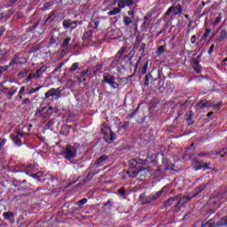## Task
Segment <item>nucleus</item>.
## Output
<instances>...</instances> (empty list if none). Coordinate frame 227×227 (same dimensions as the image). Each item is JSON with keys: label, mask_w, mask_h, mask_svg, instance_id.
Masks as SVG:
<instances>
[{"label": "nucleus", "mask_w": 227, "mask_h": 227, "mask_svg": "<svg viewBox=\"0 0 227 227\" xmlns=\"http://www.w3.org/2000/svg\"><path fill=\"white\" fill-rule=\"evenodd\" d=\"M166 191H168V186H164L161 190L154 194H151L148 197H146V193L143 192L139 195L138 200L140 203H142V205H148V203H152L159 200V198H160V196H162Z\"/></svg>", "instance_id": "obj_2"}, {"label": "nucleus", "mask_w": 227, "mask_h": 227, "mask_svg": "<svg viewBox=\"0 0 227 227\" xmlns=\"http://www.w3.org/2000/svg\"><path fill=\"white\" fill-rule=\"evenodd\" d=\"M225 152H224V149H223L220 153H217L218 157H224L225 155Z\"/></svg>", "instance_id": "obj_55"}, {"label": "nucleus", "mask_w": 227, "mask_h": 227, "mask_svg": "<svg viewBox=\"0 0 227 227\" xmlns=\"http://www.w3.org/2000/svg\"><path fill=\"white\" fill-rule=\"evenodd\" d=\"M54 15H56V11L55 10L51 11L48 14V18L45 20L44 23L47 24V22H52V20H54V19H52V17H54Z\"/></svg>", "instance_id": "obj_23"}, {"label": "nucleus", "mask_w": 227, "mask_h": 227, "mask_svg": "<svg viewBox=\"0 0 227 227\" xmlns=\"http://www.w3.org/2000/svg\"><path fill=\"white\" fill-rule=\"evenodd\" d=\"M191 43H196V35L191 37Z\"/></svg>", "instance_id": "obj_59"}, {"label": "nucleus", "mask_w": 227, "mask_h": 227, "mask_svg": "<svg viewBox=\"0 0 227 227\" xmlns=\"http://www.w3.org/2000/svg\"><path fill=\"white\" fill-rule=\"evenodd\" d=\"M226 37H227L226 30H222L220 32L218 38L215 40L216 43H221V42H224V40H226Z\"/></svg>", "instance_id": "obj_16"}, {"label": "nucleus", "mask_w": 227, "mask_h": 227, "mask_svg": "<svg viewBox=\"0 0 227 227\" xmlns=\"http://www.w3.org/2000/svg\"><path fill=\"white\" fill-rule=\"evenodd\" d=\"M44 72H47V66H43L39 69H37L35 73L33 74L34 79H40V77L43 75Z\"/></svg>", "instance_id": "obj_12"}, {"label": "nucleus", "mask_w": 227, "mask_h": 227, "mask_svg": "<svg viewBox=\"0 0 227 227\" xmlns=\"http://www.w3.org/2000/svg\"><path fill=\"white\" fill-rule=\"evenodd\" d=\"M214 49H215V44H211V46L209 47V50L207 51L208 54H212V52H214Z\"/></svg>", "instance_id": "obj_51"}, {"label": "nucleus", "mask_w": 227, "mask_h": 227, "mask_svg": "<svg viewBox=\"0 0 227 227\" xmlns=\"http://www.w3.org/2000/svg\"><path fill=\"white\" fill-rule=\"evenodd\" d=\"M63 26L66 29H68L69 27H72V21L70 20H65L63 21Z\"/></svg>", "instance_id": "obj_27"}, {"label": "nucleus", "mask_w": 227, "mask_h": 227, "mask_svg": "<svg viewBox=\"0 0 227 227\" xmlns=\"http://www.w3.org/2000/svg\"><path fill=\"white\" fill-rule=\"evenodd\" d=\"M70 42H72V38L70 37L64 39L62 43L63 51H68V48L70 47Z\"/></svg>", "instance_id": "obj_21"}, {"label": "nucleus", "mask_w": 227, "mask_h": 227, "mask_svg": "<svg viewBox=\"0 0 227 227\" xmlns=\"http://www.w3.org/2000/svg\"><path fill=\"white\" fill-rule=\"evenodd\" d=\"M108 70H113V68H116L117 65H120V60H118V59L114 57V59H108Z\"/></svg>", "instance_id": "obj_13"}, {"label": "nucleus", "mask_w": 227, "mask_h": 227, "mask_svg": "<svg viewBox=\"0 0 227 227\" xmlns=\"http://www.w3.org/2000/svg\"><path fill=\"white\" fill-rule=\"evenodd\" d=\"M144 23H143V26L145 27H148V26H150V20H148V17H145L144 18Z\"/></svg>", "instance_id": "obj_45"}, {"label": "nucleus", "mask_w": 227, "mask_h": 227, "mask_svg": "<svg viewBox=\"0 0 227 227\" xmlns=\"http://www.w3.org/2000/svg\"><path fill=\"white\" fill-rule=\"evenodd\" d=\"M56 95H58V90L52 88L45 93V98H51V97H56Z\"/></svg>", "instance_id": "obj_19"}, {"label": "nucleus", "mask_w": 227, "mask_h": 227, "mask_svg": "<svg viewBox=\"0 0 227 227\" xmlns=\"http://www.w3.org/2000/svg\"><path fill=\"white\" fill-rule=\"evenodd\" d=\"M13 143L17 145V146H22V140L21 138L24 137V134L20 133V132H18L16 134V136H11Z\"/></svg>", "instance_id": "obj_11"}, {"label": "nucleus", "mask_w": 227, "mask_h": 227, "mask_svg": "<svg viewBox=\"0 0 227 227\" xmlns=\"http://www.w3.org/2000/svg\"><path fill=\"white\" fill-rule=\"evenodd\" d=\"M79 68V62L74 63L69 68V72H75Z\"/></svg>", "instance_id": "obj_30"}, {"label": "nucleus", "mask_w": 227, "mask_h": 227, "mask_svg": "<svg viewBox=\"0 0 227 227\" xmlns=\"http://www.w3.org/2000/svg\"><path fill=\"white\" fill-rule=\"evenodd\" d=\"M125 6H132L134 4V0H124Z\"/></svg>", "instance_id": "obj_43"}, {"label": "nucleus", "mask_w": 227, "mask_h": 227, "mask_svg": "<svg viewBox=\"0 0 227 227\" xmlns=\"http://www.w3.org/2000/svg\"><path fill=\"white\" fill-rule=\"evenodd\" d=\"M162 163L164 164L165 168H159L155 169V173L154 175H156V176H159V175H160L161 173H166V171H169V170H173L175 169L174 167H169V161L168 160V158H164L162 160Z\"/></svg>", "instance_id": "obj_8"}, {"label": "nucleus", "mask_w": 227, "mask_h": 227, "mask_svg": "<svg viewBox=\"0 0 227 227\" xmlns=\"http://www.w3.org/2000/svg\"><path fill=\"white\" fill-rule=\"evenodd\" d=\"M201 191H203V187H202V186H200V187H199V192H198L197 194H200V192H201Z\"/></svg>", "instance_id": "obj_63"}, {"label": "nucleus", "mask_w": 227, "mask_h": 227, "mask_svg": "<svg viewBox=\"0 0 227 227\" xmlns=\"http://www.w3.org/2000/svg\"><path fill=\"white\" fill-rule=\"evenodd\" d=\"M207 155H208V153H200L198 154V157H207Z\"/></svg>", "instance_id": "obj_60"}, {"label": "nucleus", "mask_w": 227, "mask_h": 227, "mask_svg": "<svg viewBox=\"0 0 227 227\" xmlns=\"http://www.w3.org/2000/svg\"><path fill=\"white\" fill-rule=\"evenodd\" d=\"M103 67L104 66L102 64H98L96 67L92 68V74H89V77H93L94 75H97L98 72H102Z\"/></svg>", "instance_id": "obj_15"}, {"label": "nucleus", "mask_w": 227, "mask_h": 227, "mask_svg": "<svg viewBox=\"0 0 227 227\" xmlns=\"http://www.w3.org/2000/svg\"><path fill=\"white\" fill-rule=\"evenodd\" d=\"M98 174V172L97 173H90L88 176H87V177H86V179H85V182H90V180H92L93 179V176H95L96 175Z\"/></svg>", "instance_id": "obj_40"}, {"label": "nucleus", "mask_w": 227, "mask_h": 227, "mask_svg": "<svg viewBox=\"0 0 227 227\" xmlns=\"http://www.w3.org/2000/svg\"><path fill=\"white\" fill-rule=\"evenodd\" d=\"M101 132L104 134V139L106 141V143H113V141H114V139H116V133L113 132V130H111V128L103 125L101 128Z\"/></svg>", "instance_id": "obj_4"}, {"label": "nucleus", "mask_w": 227, "mask_h": 227, "mask_svg": "<svg viewBox=\"0 0 227 227\" xmlns=\"http://www.w3.org/2000/svg\"><path fill=\"white\" fill-rule=\"evenodd\" d=\"M123 22L125 26H129L130 24H132V20L129 17L126 16L123 18Z\"/></svg>", "instance_id": "obj_33"}, {"label": "nucleus", "mask_w": 227, "mask_h": 227, "mask_svg": "<svg viewBox=\"0 0 227 227\" xmlns=\"http://www.w3.org/2000/svg\"><path fill=\"white\" fill-rule=\"evenodd\" d=\"M3 216L7 221H13V219H15V214H13V212H10V211L3 213Z\"/></svg>", "instance_id": "obj_20"}, {"label": "nucleus", "mask_w": 227, "mask_h": 227, "mask_svg": "<svg viewBox=\"0 0 227 227\" xmlns=\"http://www.w3.org/2000/svg\"><path fill=\"white\" fill-rule=\"evenodd\" d=\"M192 166V168H194L195 171H198V170L203 169V168L204 169H210V168L208 167V163L200 161L197 159H193Z\"/></svg>", "instance_id": "obj_10"}, {"label": "nucleus", "mask_w": 227, "mask_h": 227, "mask_svg": "<svg viewBox=\"0 0 227 227\" xmlns=\"http://www.w3.org/2000/svg\"><path fill=\"white\" fill-rule=\"evenodd\" d=\"M148 72V61L145 63V65L141 68V74L145 75Z\"/></svg>", "instance_id": "obj_31"}, {"label": "nucleus", "mask_w": 227, "mask_h": 227, "mask_svg": "<svg viewBox=\"0 0 227 227\" xmlns=\"http://www.w3.org/2000/svg\"><path fill=\"white\" fill-rule=\"evenodd\" d=\"M35 176H40V172L35 174V175H34V177H35Z\"/></svg>", "instance_id": "obj_64"}, {"label": "nucleus", "mask_w": 227, "mask_h": 227, "mask_svg": "<svg viewBox=\"0 0 227 227\" xmlns=\"http://www.w3.org/2000/svg\"><path fill=\"white\" fill-rule=\"evenodd\" d=\"M150 162H152L153 165L155 166V162L153 161V160H152L148 157L145 160H142V159L130 160L129 166H130V168H133V169H130L129 171L127 172L129 176H130V178H136V176H137V175H139V173H143V171H148V172L153 171V170L150 169L149 168H143L141 167V166H147V164H150Z\"/></svg>", "instance_id": "obj_1"}, {"label": "nucleus", "mask_w": 227, "mask_h": 227, "mask_svg": "<svg viewBox=\"0 0 227 227\" xmlns=\"http://www.w3.org/2000/svg\"><path fill=\"white\" fill-rule=\"evenodd\" d=\"M31 79H35V75L33 74H30L25 80V82H29Z\"/></svg>", "instance_id": "obj_49"}, {"label": "nucleus", "mask_w": 227, "mask_h": 227, "mask_svg": "<svg viewBox=\"0 0 227 227\" xmlns=\"http://www.w3.org/2000/svg\"><path fill=\"white\" fill-rule=\"evenodd\" d=\"M221 20H223V13H220L216 19L215 20V26H217V24L221 23Z\"/></svg>", "instance_id": "obj_36"}, {"label": "nucleus", "mask_w": 227, "mask_h": 227, "mask_svg": "<svg viewBox=\"0 0 227 227\" xmlns=\"http://www.w3.org/2000/svg\"><path fill=\"white\" fill-rule=\"evenodd\" d=\"M10 67H11L10 65L0 67V77L1 75H3L4 72H6L10 68Z\"/></svg>", "instance_id": "obj_35"}, {"label": "nucleus", "mask_w": 227, "mask_h": 227, "mask_svg": "<svg viewBox=\"0 0 227 227\" xmlns=\"http://www.w3.org/2000/svg\"><path fill=\"white\" fill-rule=\"evenodd\" d=\"M193 69L195 70V72L197 74H200V72H201V65H200V64L193 65Z\"/></svg>", "instance_id": "obj_38"}, {"label": "nucleus", "mask_w": 227, "mask_h": 227, "mask_svg": "<svg viewBox=\"0 0 227 227\" xmlns=\"http://www.w3.org/2000/svg\"><path fill=\"white\" fill-rule=\"evenodd\" d=\"M117 6L119 7V9L125 8V0H119V2L117 3Z\"/></svg>", "instance_id": "obj_42"}, {"label": "nucleus", "mask_w": 227, "mask_h": 227, "mask_svg": "<svg viewBox=\"0 0 227 227\" xmlns=\"http://www.w3.org/2000/svg\"><path fill=\"white\" fill-rule=\"evenodd\" d=\"M86 203H88V199L83 198L81 200H79L76 205H78V207H82L83 205H86Z\"/></svg>", "instance_id": "obj_32"}, {"label": "nucleus", "mask_w": 227, "mask_h": 227, "mask_svg": "<svg viewBox=\"0 0 227 227\" xmlns=\"http://www.w3.org/2000/svg\"><path fill=\"white\" fill-rule=\"evenodd\" d=\"M23 106L27 105V104H31V99H29L28 98L23 99L22 103Z\"/></svg>", "instance_id": "obj_52"}, {"label": "nucleus", "mask_w": 227, "mask_h": 227, "mask_svg": "<svg viewBox=\"0 0 227 227\" xmlns=\"http://www.w3.org/2000/svg\"><path fill=\"white\" fill-rule=\"evenodd\" d=\"M6 142H7L6 138L0 139V150L3 149V146H4V145H6Z\"/></svg>", "instance_id": "obj_46"}, {"label": "nucleus", "mask_w": 227, "mask_h": 227, "mask_svg": "<svg viewBox=\"0 0 227 227\" xmlns=\"http://www.w3.org/2000/svg\"><path fill=\"white\" fill-rule=\"evenodd\" d=\"M90 72V69H87L85 71H82L80 74V79H82L83 77H86V75L88 74V73ZM88 76L90 77V74H88Z\"/></svg>", "instance_id": "obj_44"}, {"label": "nucleus", "mask_w": 227, "mask_h": 227, "mask_svg": "<svg viewBox=\"0 0 227 227\" xmlns=\"http://www.w3.org/2000/svg\"><path fill=\"white\" fill-rule=\"evenodd\" d=\"M118 13H121V9L115 7L112 11L108 12V15H118Z\"/></svg>", "instance_id": "obj_25"}, {"label": "nucleus", "mask_w": 227, "mask_h": 227, "mask_svg": "<svg viewBox=\"0 0 227 227\" xmlns=\"http://www.w3.org/2000/svg\"><path fill=\"white\" fill-rule=\"evenodd\" d=\"M61 155H63L64 159H67V160H70V159H75V157H77V148L69 145L62 150Z\"/></svg>", "instance_id": "obj_3"}, {"label": "nucleus", "mask_w": 227, "mask_h": 227, "mask_svg": "<svg viewBox=\"0 0 227 227\" xmlns=\"http://www.w3.org/2000/svg\"><path fill=\"white\" fill-rule=\"evenodd\" d=\"M37 167H38L37 165H33V164L27 165V168L28 169H36Z\"/></svg>", "instance_id": "obj_53"}, {"label": "nucleus", "mask_w": 227, "mask_h": 227, "mask_svg": "<svg viewBox=\"0 0 227 227\" xmlns=\"http://www.w3.org/2000/svg\"><path fill=\"white\" fill-rule=\"evenodd\" d=\"M224 199V193H218L216 196L210 199V203L213 205H217V202L221 201V200Z\"/></svg>", "instance_id": "obj_14"}, {"label": "nucleus", "mask_w": 227, "mask_h": 227, "mask_svg": "<svg viewBox=\"0 0 227 227\" xmlns=\"http://www.w3.org/2000/svg\"><path fill=\"white\" fill-rule=\"evenodd\" d=\"M42 88H43V86H39L35 89H31L28 92L27 95H33V93H36V91H40V90H42Z\"/></svg>", "instance_id": "obj_34"}, {"label": "nucleus", "mask_w": 227, "mask_h": 227, "mask_svg": "<svg viewBox=\"0 0 227 227\" xmlns=\"http://www.w3.org/2000/svg\"><path fill=\"white\" fill-rule=\"evenodd\" d=\"M118 192L121 196H125V193L127 192V191L125 190L124 187H121V189L118 190Z\"/></svg>", "instance_id": "obj_47"}, {"label": "nucleus", "mask_w": 227, "mask_h": 227, "mask_svg": "<svg viewBox=\"0 0 227 227\" xmlns=\"http://www.w3.org/2000/svg\"><path fill=\"white\" fill-rule=\"evenodd\" d=\"M218 224H219V226H226V224H227V215L223 217V218H221L219 220V223Z\"/></svg>", "instance_id": "obj_29"}, {"label": "nucleus", "mask_w": 227, "mask_h": 227, "mask_svg": "<svg viewBox=\"0 0 227 227\" xmlns=\"http://www.w3.org/2000/svg\"><path fill=\"white\" fill-rule=\"evenodd\" d=\"M158 52H159L160 54H162V52H164V46H159V47H158Z\"/></svg>", "instance_id": "obj_57"}, {"label": "nucleus", "mask_w": 227, "mask_h": 227, "mask_svg": "<svg viewBox=\"0 0 227 227\" xmlns=\"http://www.w3.org/2000/svg\"><path fill=\"white\" fill-rule=\"evenodd\" d=\"M127 127H129V122H125V123L122 125V129H127Z\"/></svg>", "instance_id": "obj_62"}, {"label": "nucleus", "mask_w": 227, "mask_h": 227, "mask_svg": "<svg viewBox=\"0 0 227 227\" xmlns=\"http://www.w3.org/2000/svg\"><path fill=\"white\" fill-rule=\"evenodd\" d=\"M196 196V194L192 195V197L189 196H184L178 203H187V201H191V200H192V198H194Z\"/></svg>", "instance_id": "obj_26"}, {"label": "nucleus", "mask_w": 227, "mask_h": 227, "mask_svg": "<svg viewBox=\"0 0 227 227\" xmlns=\"http://www.w3.org/2000/svg\"><path fill=\"white\" fill-rule=\"evenodd\" d=\"M212 106H213V109L219 111V109H221V103L211 105L210 102L207 100H201L197 104V107L199 109H205L207 107H212Z\"/></svg>", "instance_id": "obj_7"}, {"label": "nucleus", "mask_w": 227, "mask_h": 227, "mask_svg": "<svg viewBox=\"0 0 227 227\" xmlns=\"http://www.w3.org/2000/svg\"><path fill=\"white\" fill-rule=\"evenodd\" d=\"M36 27H38V23H36L35 25H33V26L30 27V31H33V30L36 29Z\"/></svg>", "instance_id": "obj_61"}, {"label": "nucleus", "mask_w": 227, "mask_h": 227, "mask_svg": "<svg viewBox=\"0 0 227 227\" xmlns=\"http://www.w3.org/2000/svg\"><path fill=\"white\" fill-rule=\"evenodd\" d=\"M51 6H52V4H50V3H46L44 4V10H49L51 8Z\"/></svg>", "instance_id": "obj_56"}, {"label": "nucleus", "mask_w": 227, "mask_h": 227, "mask_svg": "<svg viewBox=\"0 0 227 227\" xmlns=\"http://www.w3.org/2000/svg\"><path fill=\"white\" fill-rule=\"evenodd\" d=\"M212 30L210 28L206 29V33L202 35V40H207L208 38V35H210V32Z\"/></svg>", "instance_id": "obj_39"}, {"label": "nucleus", "mask_w": 227, "mask_h": 227, "mask_svg": "<svg viewBox=\"0 0 227 227\" xmlns=\"http://www.w3.org/2000/svg\"><path fill=\"white\" fill-rule=\"evenodd\" d=\"M173 201H175V198H169L167 201H165V207H171Z\"/></svg>", "instance_id": "obj_37"}, {"label": "nucleus", "mask_w": 227, "mask_h": 227, "mask_svg": "<svg viewBox=\"0 0 227 227\" xmlns=\"http://www.w3.org/2000/svg\"><path fill=\"white\" fill-rule=\"evenodd\" d=\"M40 118H42L43 120H48V118H51V114L49 113V111L43 113L39 115Z\"/></svg>", "instance_id": "obj_28"}, {"label": "nucleus", "mask_w": 227, "mask_h": 227, "mask_svg": "<svg viewBox=\"0 0 227 227\" xmlns=\"http://www.w3.org/2000/svg\"><path fill=\"white\" fill-rule=\"evenodd\" d=\"M150 79H152V74H146L145 75V86H148L149 82H150Z\"/></svg>", "instance_id": "obj_41"}, {"label": "nucleus", "mask_w": 227, "mask_h": 227, "mask_svg": "<svg viewBox=\"0 0 227 227\" xmlns=\"http://www.w3.org/2000/svg\"><path fill=\"white\" fill-rule=\"evenodd\" d=\"M127 52V48L125 46L121 47V49L116 53L115 57L119 61L123 57V54Z\"/></svg>", "instance_id": "obj_17"}, {"label": "nucleus", "mask_w": 227, "mask_h": 227, "mask_svg": "<svg viewBox=\"0 0 227 227\" xmlns=\"http://www.w3.org/2000/svg\"><path fill=\"white\" fill-rule=\"evenodd\" d=\"M171 13H173V17H176V15H182V5L176 4V6H170L165 12V15H171Z\"/></svg>", "instance_id": "obj_9"}, {"label": "nucleus", "mask_w": 227, "mask_h": 227, "mask_svg": "<svg viewBox=\"0 0 227 227\" xmlns=\"http://www.w3.org/2000/svg\"><path fill=\"white\" fill-rule=\"evenodd\" d=\"M93 38V32L87 31L83 34L82 40H91Z\"/></svg>", "instance_id": "obj_24"}, {"label": "nucleus", "mask_w": 227, "mask_h": 227, "mask_svg": "<svg viewBox=\"0 0 227 227\" xmlns=\"http://www.w3.org/2000/svg\"><path fill=\"white\" fill-rule=\"evenodd\" d=\"M63 63L62 64H60L58 67H56L55 69H54V72H59V70H61V68H63Z\"/></svg>", "instance_id": "obj_58"}, {"label": "nucleus", "mask_w": 227, "mask_h": 227, "mask_svg": "<svg viewBox=\"0 0 227 227\" xmlns=\"http://www.w3.org/2000/svg\"><path fill=\"white\" fill-rule=\"evenodd\" d=\"M27 63L26 58L22 56L20 53H17L14 55V58L10 62L9 67H12V68H15L17 65H25Z\"/></svg>", "instance_id": "obj_6"}, {"label": "nucleus", "mask_w": 227, "mask_h": 227, "mask_svg": "<svg viewBox=\"0 0 227 227\" xmlns=\"http://www.w3.org/2000/svg\"><path fill=\"white\" fill-rule=\"evenodd\" d=\"M18 90H19V88H17L16 86H12L10 89V90L7 93L9 100H12V98H13V95H15V93H17Z\"/></svg>", "instance_id": "obj_22"}, {"label": "nucleus", "mask_w": 227, "mask_h": 227, "mask_svg": "<svg viewBox=\"0 0 227 227\" xmlns=\"http://www.w3.org/2000/svg\"><path fill=\"white\" fill-rule=\"evenodd\" d=\"M103 81L106 84H109V86H111V88H113L114 90H118L120 88V84L116 82V77H114V75L105 74L103 76Z\"/></svg>", "instance_id": "obj_5"}, {"label": "nucleus", "mask_w": 227, "mask_h": 227, "mask_svg": "<svg viewBox=\"0 0 227 227\" xmlns=\"http://www.w3.org/2000/svg\"><path fill=\"white\" fill-rule=\"evenodd\" d=\"M200 58H201V55L193 59V65H200Z\"/></svg>", "instance_id": "obj_50"}, {"label": "nucleus", "mask_w": 227, "mask_h": 227, "mask_svg": "<svg viewBox=\"0 0 227 227\" xmlns=\"http://www.w3.org/2000/svg\"><path fill=\"white\" fill-rule=\"evenodd\" d=\"M108 160L109 156L103 154L96 161V166H100V164H104V162L107 161Z\"/></svg>", "instance_id": "obj_18"}, {"label": "nucleus", "mask_w": 227, "mask_h": 227, "mask_svg": "<svg viewBox=\"0 0 227 227\" xmlns=\"http://www.w3.org/2000/svg\"><path fill=\"white\" fill-rule=\"evenodd\" d=\"M25 91H26V86H22L19 91V95H24Z\"/></svg>", "instance_id": "obj_54"}, {"label": "nucleus", "mask_w": 227, "mask_h": 227, "mask_svg": "<svg viewBox=\"0 0 227 227\" xmlns=\"http://www.w3.org/2000/svg\"><path fill=\"white\" fill-rule=\"evenodd\" d=\"M43 111H45V107H43L41 109H37L35 114V116H38L40 114L43 113Z\"/></svg>", "instance_id": "obj_48"}]
</instances>
